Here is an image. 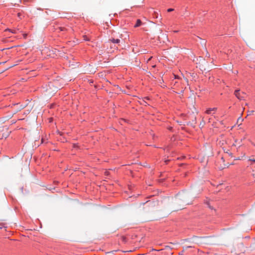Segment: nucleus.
I'll list each match as a JSON object with an SVG mask.
<instances>
[{"mask_svg":"<svg viewBox=\"0 0 255 255\" xmlns=\"http://www.w3.org/2000/svg\"><path fill=\"white\" fill-rule=\"evenodd\" d=\"M5 31H9L12 33H16V30L15 29H14V30H11L10 29H9V28H7L5 29Z\"/></svg>","mask_w":255,"mask_h":255,"instance_id":"6","label":"nucleus"},{"mask_svg":"<svg viewBox=\"0 0 255 255\" xmlns=\"http://www.w3.org/2000/svg\"><path fill=\"white\" fill-rule=\"evenodd\" d=\"M221 159H223V156H222L221 157Z\"/></svg>","mask_w":255,"mask_h":255,"instance_id":"19","label":"nucleus"},{"mask_svg":"<svg viewBox=\"0 0 255 255\" xmlns=\"http://www.w3.org/2000/svg\"><path fill=\"white\" fill-rule=\"evenodd\" d=\"M174 10V9L173 8H169L168 9H167V11L168 12H171V11H173Z\"/></svg>","mask_w":255,"mask_h":255,"instance_id":"11","label":"nucleus"},{"mask_svg":"<svg viewBox=\"0 0 255 255\" xmlns=\"http://www.w3.org/2000/svg\"><path fill=\"white\" fill-rule=\"evenodd\" d=\"M253 176L255 177V175L254 174Z\"/></svg>","mask_w":255,"mask_h":255,"instance_id":"22","label":"nucleus"},{"mask_svg":"<svg viewBox=\"0 0 255 255\" xmlns=\"http://www.w3.org/2000/svg\"><path fill=\"white\" fill-rule=\"evenodd\" d=\"M143 99H144L145 100H149V98L147 97H145Z\"/></svg>","mask_w":255,"mask_h":255,"instance_id":"14","label":"nucleus"},{"mask_svg":"<svg viewBox=\"0 0 255 255\" xmlns=\"http://www.w3.org/2000/svg\"><path fill=\"white\" fill-rule=\"evenodd\" d=\"M235 95L236 97L240 100H244L247 97V95L246 93L243 91H241L239 90L235 91Z\"/></svg>","mask_w":255,"mask_h":255,"instance_id":"2","label":"nucleus"},{"mask_svg":"<svg viewBox=\"0 0 255 255\" xmlns=\"http://www.w3.org/2000/svg\"><path fill=\"white\" fill-rule=\"evenodd\" d=\"M141 24V21L140 19H137L135 24L134 25L135 27L139 26Z\"/></svg>","mask_w":255,"mask_h":255,"instance_id":"5","label":"nucleus"},{"mask_svg":"<svg viewBox=\"0 0 255 255\" xmlns=\"http://www.w3.org/2000/svg\"><path fill=\"white\" fill-rule=\"evenodd\" d=\"M109 41L113 43L119 44L121 42V40L118 38H111L109 39Z\"/></svg>","mask_w":255,"mask_h":255,"instance_id":"3","label":"nucleus"},{"mask_svg":"<svg viewBox=\"0 0 255 255\" xmlns=\"http://www.w3.org/2000/svg\"><path fill=\"white\" fill-rule=\"evenodd\" d=\"M18 104H15L14 105H18Z\"/></svg>","mask_w":255,"mask_h":255,"instance_id":"21","label":"nucleus"},{"mask_svg":"<svg viewBox=\"0 0 255 255\" xmlns=\"http://www.w3.org/2000/svg\"><path fill=\"white\" fill-rule=\"evenodd\" d=\"M205 203L207 204V205L208 206V207L211 209H213V208L210 206V202L209 201H207Z\"/></svg>","mask_w":255,"mask_h":255,"instance_id":"8","label":"nucleus"},{"mask_svg":"<svg viewBox=\"0 0 255 255\" xmlns=\"http://www.w3.org/2000/svg\"><path fill=\"white\" fill-rule=\"evenodd\" d=\"M227 167H228L229 166V164H227L225 165Z\"/></svg>","mask_w":255,"mask_h":255,"instance_id":"18","label":"nucleus"},{"mask_svg":"<svg viewBox=\"0 0 255 255\" xmlns=\"http://www.w3.org/2000/svg\"><path fill=\"white\" fill-rule=\"evenodd\" d=\"M140 104L144 106L149 105V104L146 102V101L144 99L142 100V101L141 102Z\"/></svg>","mask_w":255,"mask_h":255,"instance_id":"7","label":"nucleus"},{"mask_svg":"<svg viewBox=\"0 0 255 255\" xmlns=\"http://www.w3.org/2000/svg\"><path fill=\"white\" fill-rule=\"evenodd\" d=\"M202 44H205V42H203V43H202Z\"/></svg>","mask_w":255,"mask_h":255,"instance_id":"20","label":"nucleus"},{"mask_svg":"<svg viewBox=\"0 0 255 255\" xmlns=\"http://www.w3.org/2000/svg\"><path fill=\"white\" fill-rule=\"evenodd\" d=\"M206 56H207L208 57L210 56V55L207 51Z\"/></svg>","mask_w":255,"mask_h":255,"instance_id":"16","label":"nucleus"},{"mask_svg":"<svg viewBox=\"0 0 255 255\" xmlns=\"http://www.w3.org/2000/svg\"><path fill=\"white\" fill-rule=\"evenodd\" d=\"M217 110V108H209L206 111V113L208 115H210L212 114V112H214Z\"/></svg>","mask_w":255,"mask_h":255,"instance_id":"4","label":"nucleus"},{"mask_svg":"<svg viewBox=\"0 0 255 255\" xmlns=\"http://www.w3.org/2000/svg\"><path fill=\"white\" fill-rule=\"evenodd\" d=\"M200 68L202 71H206L207 70L205 68H204L203 67H202Z\"/></svg>","mask_w":255,"mask_h":255,"instance_id":"13","label":"nucleus"},{"mask_svg":"<svg viewBox=\"0 0 255 255\" xmlns=\"http://www.w3.org/2000/svg\"><path fill=\"white\" fill-rule=\"evenodd\" d=\"M174 77L175 79L177 78V77L175 75H174Z\"/></svg>","mask_w":255,"mask_h":255,"instance_id":"17","label":"nucleus"},{"mask_svg":"<svg viewBox=\"0 0 255 255\" xmlns=\"http://www.w3.org/2000/svg\"><path fill=\"white\" fill-rule=\"evenodd\" d=\"M57 85L56 82H50L43 86V91L48 96L53 95L60 88Z\"/></svg>","mask_w":255,"mask_h":255,"instance_id":"1","label":"nucleus"},{"mask_svg":"<svg viewBox=\"0 0 255 255\" xmlns=\"http://www.w3.org/2000/svg\"><path fill=\"white\" fill-rule=\"evenodd\" d=\"M59 29H60V30L61 31H64V30H65V28L63 27H59Z\"/></svg>","mask_w":255,"mask_h":255,"instance_id":"12","label":"nucleus"},{"mask_svg":"<svg viewBox=\"0 0 255 255\" xmlns=\"http://www.w3.org/2000/svg\"><path fill=\"white\" fill-rule=\"evenodd\" d=\"M84 40L85 41H89L90 39L87 37V35H84L83 36Z\"/></svg>","mask_w":255,"mask_h":255,"instance_id":"10","label":"nucleus"},{"mask_svg":"<svg viewBox=\"0 0 255 255\" xmlns=\"http://www.w3.org/2000/svg\"><path fill=\"white\" fill-rule=\"evenodd\" d=\"M249 160L255 162V159H250Z\"/></svg>","mask_w":255,"mask_h":255,"instance_id":"15","label":"nucleus"},{"mask_svg":"<svg viewBox=\"0 0 255 255\" xmlns=\"http://www.w3.org/2000/svg\"><path fill=\"white\" fill-rule=\"evenodd\" d=\"M17 17L20 19L23 17L22 14L20 12L17 13Z\"/></svg>","mask_w":255,"mask_h":255,"instance_id":"9","label":"nucleus"}]
</instances>
